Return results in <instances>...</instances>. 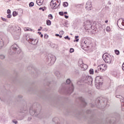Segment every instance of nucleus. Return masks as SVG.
<instances>
[{
    "mask_svg": "<svg viewBox=\"0 0 124 124\" xmlns=\"http://www.w3.org/2000/svg\"><path fill=\"white\" fill-rule=\"evenodd\" d=\"M93 83V78L90 76H84L82 77L81 79L78 81V85H84V84H88V85H92Z\"/></svg>",
    "mask_w": 124,
    "mask_h": 124,
    "instance_id": "obj_1",
    "label": "nucleus"
},
{
    "mask_svg": "<svg viewBox=\"0 0 124 124\" xmlns=\"http://www.w3.org/2000/svg\"><path fill=\"white\" fill-rule=\"evenodd\" d=\"M20 53H21V49L16 44L13 45L8 51L9 55L19 54Z\"/></svg>",
    "mask_w": 124,
    "mask_h": 124,
    "instance_id": "obj_2",
    "label": "nucleus"
},
{
    "mask_svg": "<svg viewBox=\"0 0 124 124\" xmlns=\"http://www.w3.org/2000/svg\"><path fill=\"white\" fill-rule=\"evenodd\" d=\"M66 83L69 86L66 89L65 92L67 94H71L74 91V86H73V84L71 83V80L69 78L66 80Z\"/></svg>",
    "mask_w": 124,
    "mask_h": 124,
    "instance_id": "obj_3",
    "label": "nucleus"
},
{
    "mask_svg": "<svg viewBox=\"0 0 124 124\" xmlns=\"http://www.w3.org/2000/svg\"><path fill=\"white\" fill-rule=\"evenodd\" d=\"M40 109H36L35 110L30 109V113L31 116H33L34 117H36L38 118L39 119H42V115L40 114Z\"/></svg>",
    "mask_w": 124,
    "mask_h": 124,
    "instance_id": "obj_4",
    "label": "nucleus"
},
{
    "mask_svg": "<svg viewBox=\"0 0 124 124\" xmlns=\"http://www.w3.org/2000/svg\"><path fill=\"white\" fill-rule=\"evenodd\" d=\"M103 78L101 76L96 77L95 79V86L97 89H99L102 86Z\"/></svg>",
    "mask_w": 124,
    "mask_h": 124,
    "instance_id": "obj_5",
    "label": "nucleus"
},
{
    "mask_svg": "<svg viewBox=\"0 0 124 124\" xmlns=\"http://www.w3.org/2000/svg\"><path fill=\"white\" fill-rule=\"evenodd\" d=\"M112 58H114V56H111L109 54L107 53H106L105 57L104 55L103 56L104 61H105L106 63H108V64L113 63V62H112Z\"/></svg>",
    "mask_w": 124,
    "mask_h": 124,
    "instance_id": "obj_6",
    "label": "nucleus"
},
{
    "mask_svg": "<svg viewBox=\"0 0 124 124\" xmlns=\"http://www.w3.org/2000/svg\"><path fill=\"white\" fill-rule=\"evenodd\" d=\"M19 115L22 116V117H25V116L28 115V107L27 105H25L21 108Z\"/></svg>",
    "mask_w": 124,
    "mask_h": 124,
    "instance_id": "obj_7",
    "label": "nucleus"
},
{
    "mask_svg": "<svg viewBox=\"0 0 124 124\" xmlns=\"http://www.w3.org/2000/svg\"><path fill=\"white\" fill-rule=\"evenodd\" d=\"M58 3H59V1L58 0H52L50 2L51 8L52 9H57V8H58V7L61 5V3H60L58 5Z\"/></svg>",
    "mask_w": 124,
    "mask_h": 124,
    "instance_id": "obj_8",
    "label": "nucleus"
},
{
    "mask_svg": "<svg viewBox=\"0 0 124 124\" xmlns=\"http://www.w3.org/2000/svg\"><path fill=\"white\" fill-rule=\"evenodd\" d=\"M78 66L81 68L82 70H86V69H88V65L84 63L82 60H79Z\"/></svg>",
    "mask_w": 124,
    "mask_h": 124,
    "instance_id": "obj_9",
    "label": "nucleus"
},
{
    "mask_svg": "<svg viewBox=\"0 0 124 124\" xmlns=\"http://www.w3.org/2000/svg\"><path fill=\"white\" fill-rule=\"evenodd\" d=\"M85 26L86 30L93 29V25H92V22L90 20H87L85 22Z\"/></svg>",
    "mask_w": 124,
    "mask_h": 124,
    "instance_id": "obj_10",
    "label": "nucleus"
},
{
    "mask_svg": "<svg viewBox=\"0 0 124 124\" xmlns=\"http://www.w3.org/2000/svg\"><path fill=\"white\" fill-rule=\"evenodd\" d=\"M92 1L89 0L86 2V5H85V8H86V9H87V10H91V8H92Z\"/></svg>",
    "mask_w": 124,
    "mask_h": 124,
    "instance_id": "obj_11",
    "label": "nucleus"
},
{
    "mask_svg": "<svg viewBox=\"0 0 124 124\" xmlns=\"http://www.w3.org/2000/svg\"><path fill=\"white\" fill-rule=\"evenodd\" d=\"M28 42L30 43V44H32V45H36L38 42V40L37 39H33L32 38H30L28 40Z\"/></svg>",
    "mask_w": 124,
    "mask_h": 124,
    "instance_id": "obj_12",
    "label": "nucleus"
},
{
    "mask_svg": "<svg viewBox=\"0 0 124 124\" xmlns=\"http://www.w3.org/2000/svg\"><path fill=\"white\" fill-rule=\"evenodd\" d=\"M56 60H57V59L56 58L55 56L52 55L50 56L49 61L51 64H54V63H55V62H56Z\"/></svg>",
    "mask_w": 124,
    "mask_h": 124,
    "instance_id": "obj_13",
    "label": "nucleus"
},
{
    "mask_svg": "<svg viewBox=\"0 0 124 124\" xmlns=\"http://www.w3.org/2000/svg\"><path fill=\"white\" fill-rule=\"evenodd\" d=\"M11 31H17V32H20V31H21L20 27L18 26L16 27L15 26H12L11 27Z\"/></svg>",
    "mask_w": 124,
    "mask_h": 124,
    "instance_id": "obj_14",
    "label": "nucleus"
},
{
    "mask_svg": "<svg viewBox=\"0 0 124 124\" xmlns=\"http://www.w3.org/2000/svg\"><path fill=\"white\" fill-rule=\"evenodd\" d=\"M79 100H80L81 102H82V105L84 107H85V106L87 105V103H86V102L85 101V99H84V98L82 97H79Z\"/></svg>",
    "mask_w": 124,
    "mask_h": 124,
    "instance_id": "obj_15",
    "label": "nucleus"
},
{
    "mask_svg": "<svg viewBox=\"0 0 124 124\" xmlns=\"http://www.w3.org/2000/svg\"><path fill=\"white\" fill-rule=\"evenodd\" d=\"M4 45V42L3 41V39L0 37V49H1L2 47H3Z\"/></svg>",
    "mask_w": 124,
    "mask_h": 124,
    "instance_id": "obj_16",
    "label": "nucleus"
},
{
    "mask_svg": "<svg viewBox=\"0 0 124 124\" xmlns=\"http://www.w3.org/2000/svg\"><path fill=\"white\" fill-rule=\"evenodd\" d=\"M54 74L57 78H61L62 77V75L59 71H57L55 72Z\"/></svg>",
    "mask_w": 124,
    "mask_h": 124,
    "instance_id": "obj_17",
    "label": "nucleus"
},
{
    "mask_svg": "<svg viewBox=\"0 0 124 124\" xmlns=\"http://www.w3.org/2000/svg\"><path fill=\"white\" fill-rule=\"evenodd\" d=\"M103 66H104V67H105V65H104V64H101V65H100L98 66L97 67V69L99 71L102 70V68H103Z\"/></svg>",
    "mask_w": 124,
    "mask_h": 124,
    "instance_id": "obj_18",
    "label": "nucleus"
},
{
    "mask_svg": "<svg viewBox=\"0 0 124 124\" xmlns=\"http://www.w3.org/2000/svg\"><path fill=\"white\" fill-rule=\"evenodd\" d=\"M43 1H44V0H37L36 3L38 5H42L43 4Z\"/></svg>",
    "mask_w": 124,
    "mask_h": 124,
    "instance_id": "obj_19",
    "label": "nucleus"
},
{
    "mask_svg": "<svg viewBox=\"0 0 124 124\" xmlns=\"http://www.w3.org/2000/svg\"><path fill=\"white\" fill-rule=\"evenodd\" d=\"M53 122H54L55 124H60V122H59V118H55L52 120Z\"/></svg>",
    "mask_w": 124,
    "mask_h": 124,
    "instance_id": "obj_20",
    "label": "nucleus"
},
{
    "mask_svg": "<svg viewBox=\"0 0 124 124\" xmlns=\"http://www.w3.org/2000/svg\"><path fill=\"white\" fill-rule=\"evenodd\" d=\"M121 102L122 103V111H124V99H122V100H120Z\"/></svg>",
    "mask_w": 124,
    "mask_h": 124,
    "instance_id": "obj_21",
    "label": "nucleus"
},
{
    "mask_svg": "<svg viewBox=\"0 0 124 124\" xmlns=\"http://www.w3.org/2000/svg\"><path fill=\"white\" fill-rule=\"evenodd\" d=\"M24 30L25 31H33V30L30 28H24Z\"/></svg>",
    "mask_w": 124,
    "mask_h": 124,
    "instance_id": "obj_22",
    "label": "nucleus"
},
{
    "mask_svg": "<svg viewBox=\"0 0 124 124\" xmlns=\"http://www.w3.org/2000/svg\"><path fill=\"white\" fill-rule=\"evenodd\" d=\"M114 53L117 56H119V55H120V51H119V50H118V49L114 50Z\"/></svg>",
    "mask_w": 124,
    "mask_h": 124,
    "instance_id": "obj_23",
    "label": "nucleus"
},
{
    "mask_svg": "<svg viewBox=\"0 0 124 124\" xmlns=\"http://www.w3.org/2000/svg\"><path fill=\"white\" fill-rule=\"evenodd\" d=\"M63 6L64 7H67L68 6V3L67 2H64L63 3Z\"/></svg>",
    "mask_w": 124,
    "mask_h": 124,
    "instance_id": "obj_24",
    "label": "nucleus"
},
{
    "mask_svg": "<svg viewBox=\"0 0 124 124\" xmlns=\"http://www.w3.org/2000/svg\"><path fill=\"white\" fill-rule=\"evenodd\" d=\"M75 38L76 39V40H74V42H78L79 41V36H75Z\"/></svg>",
    "mask_w": 124,
    "mask_h": 124,
    "instance_id": "obj_25",
    "label": "nucleus"
},
{
    "mask_svg": "<svg viewBox=\"0 0 124 124\" xmlns=\"http://www.w3.org/2000/svg\"><path fill=\"white\" fill-rule=\"evenodd\" d=\"M51 24H52V22L50 20H46V25L47 26H51Z\"/></svg>",
    "mask_w": 124,
    "mask_h": 124,
    "instance_id": "obj_26",
    "label": "nucleus"
},
{
    "mask_svg": "<svg viewBox=\"0 0 124 124\" xmlns=\"http://www.w3.org/2000/svg\"><path fill=\"white\" fill-rule=\"evenodd\" d=\"M121 20H123V22H122V26H123L124 27V18H119V19L118 20V21H117V24H118V23H119V21L120 20H121Z\"/></svg>",
    "mask_w": 124,
    "mask_h": 124,
    "instance_id": "obj_27",
    "label": "nucleus"
},
{
    "mask_svg": "<svg viewBox=\"0 0 124 124\" xmlns=\"http://www.w3.org/2000/svg\"><path fill=\"white\" fill-rule=\"evenodd\" d=\"M116 97H117V98H120V99H121V100L124 99L121 95H117L116 96Z\"/></svg>",
    "mask_w": 124,
    "mask_h": 124,
    "instance_id": "obj_28",
    "label": "nucleus"
},
{
    "mask_svg": "<svg viewBox=\"0 0 124 124\" xmlns=\"http://www.w3.org/2000/svg\"><path fill=\"white\" fill-rule=\"evenodd\" d=\"M0 59H1V60H4V59H5V56H4L3 54H1L0 55Z\"/></svg>",
    "mask_w": 124,
    "mask_h": 124,
    "instance_id": "obj_29",
    "label": "nucleus"
},
{
    "mask_svg": "<svg viewBox=\"0 0 124 124\" xmlns=\"http://www.w3.org/2000/svg\"><path fill=\"white\" fill-rule=\"evenodd\" d=\"M17 15H18V13H17L16 12H13V16H14V17L17 16Z\"/></svg>",
    "mask_w": 124,
    "mask_h": 124,
    "instance_id": "obj_30",
    "label": "nucleus"
},
{
    "mask_svg": "<svg viewBox=\"0 0 124 124\" xmlns=\"http://www.w3.org/2000/svg\"><path fill=\"white\" fill-rule=\"evenodd\" d=\"M34 5V3L33 2H31L29 3V6L30 7H32Z\"/></svg>",
    "mask_w": 124,
    "mask_h": 124,
    "instance_id": "obj_31",
    "label": "nucleus"
},
{
    "mask_svg": "<svg viewBox=\"0 0 124 124\" xmlns=\"http://www.w3.org/2000/svg\"><path fill=\"white\" fill-rule=\"evenodd\" d=\"M89 73H90V74H91V75L93 74V69H90Z\"/></svg>",
    "mask_w": 124,
    "mask_h": 124,
    "instance_id": "obj_32",
    "label": "nucleus"
},
{
    "mask_svg": "<svg viewBox=\"0 0 124 124\" xmlns=\"http://www.w3.org/2000/svg\"><path fill=\"white\" fill-rule=\"evenodd\" d=\"M48 19H50V20H52V19H53V16L51 14H49L48 15Z\"/></svg>",
    "mask_w": 124,
    "mask_h": 124,
    "instance_id": "obj_33",
    "label": "nucleus"
},
{
    "mask_svg": "<svg viewBox=\"0 0 124 124\" xmlns=\"http://www.w3.org/2000/svg\"><path fill=\"white\" fill-rule=\"evenodd\" d=\"M37 47V46L36 45H34L32 46L33 50H34V49H36Z\"/></svg>",
    "mask_w": 124,
    "mask_h": 124,
    "instance_id": "obj_34",
    "label": "nucleus"
},
{
    "mask_svg": "<svg viewBox=\"0 0 124 124\" xmlns=\"http://www.w3.org/2000/svg\"><path fill=\"white\" fill-rule=\"evenodd\" d=\"M74 52V49L71 48L70 49V53H73Z\"/></svg>",
    "mask_w": 124,
    "mask_h": 124,
    "instance_id": "obj_35",
    "label": "nucleus"
},
{
    "mask_svg": "<svg viewBox=\"0 0 124 124\" xmlns=\"http://www.w3.org/2000/svg\"><path fill=\"white\" fill-rule=\"evenodd\" d=\"M59 14L61 16H63V12H59Z\"/></svg>",
    "mask_w": 124,
    "mask_h": 124,
    "instance_id": "obj_36",
    "label": "nucleus"
},
{
    "mask_svg": "<svg viewBox=\"0 0 124 124\" xmlns=\"http://www.w3.org/2000/svg\"><path fill=\"white\" fill-rule=\"evenodd\" d=\"M107 31H110V27L108 26L106 29Z\"/></svg>",
    "mask_w": 124,
    "mask_h": 124,
    "instance_id": "obj_37",
    "label": "nucleus"
},
{
    "mask_svg": "<svg viewBox=\"0 0 124 124\" xmlns=\"http://www.w3.org/2000/svg\"><path fill=\"white\" fill-rule=\"evenodd\" d=\"M65 39H68V40H70V38L68 36L64 37Z\"/></svg>",
    "mask_w": 124,
    "mask_h": 124,
    "instance_id": "obj_38",
    "label": "nucleus"
},
{
    "mask_svg": "<svg viewBox=\"0 0 124 124\" xmlns=\"http://www.w3.org/2000/svg\"><path fill=\"white\" fill-rule=\"evenodd\" d=\"M7 13L8 14H10L11 13V11L10 9H8L7 11Z\"/></svg>",
    "mask_w": 124,
    "mask_h": 124,
    "instance_id": "obj_39",
    "label": "nucleus"
},
{
    "mask_svg": "<svg viewBox=\"0 0 124 124\" xmlns=\"http://www.w3.org/2000/svg\"><path fill=\"white\" fill-rule=\"evenodd\" d=\"M1 19L2 20V21H4V22H6V21H7V19H6L5 18H3V17H1Z\"/></svg>",
    "mask_w": 124,
    "mask_h": 124,
    "instance_id": "obj_40",
    "label": "nucleus"
},
{
    "mask_svg": "<svg viewBox=\"0 0 124 124\" xmlns=\"http://www.w3.org/2000/svg\"><path fill=\"white\" fill-rule=\"evenodd\" d=\"M7 18H11V17H12V15L9 14L7 16Z\"/></svg>",
    "mask_w": 124,
    "mask_h": 124,
    "instance_id": "obj_41",
    "label": "nucleus"
},
{
    "mask_svg": "<svg viewBox=\"0 0 124 124\" xmlns=\"http://www.w3.org/2000/svg\"><path fill=\"white\" fill-rule=\"evenodd\" d=\"M91 112H92V111L91 110H89V109L86 111V113L87 114H90V113H91Z\"/></svg>",
    "mask_w": 124,
    "mask_h": 124,
    "instance_id": "obj_42",
    "label": "nucleus"
},
{
    "mask_svg": "<svg viewBox=\"0 0 124 124\" xmlns=\"http://www.w3.org/2000/svg\"><path fill=\"white\" fill-rule=\"evenodd\" d=\"M48 35H47V34H45L44 35V38H45L47 39V38H48Z\"/></svg>",
    "mask_w": 124,
    "mask_h": 124,
    "instance_id": "obj_43",
    "label": "nucleus"
},
{
    "mask_svg": "<svg viewBox=\"0 0 124 124\" xmlns=\"http://www.w3.org/2000/svg\"><path fill=\"white\" fill-rule=\"evenodd\" d=\"M39 10H42V11H45V9H44L43 8H39Z\"/></svg>",
    "mask_w": 124,
    "mask_h": 124,
    "instance_id": "obj_44",
    "label": "nucleus"
},
{
    "mask_svg": "<svg viewBox=\"0 0 124 124\" xmlns=\"http://www.w3.org/2000/svg\"><path fill=\"white\" fill-rule=\"evenodd\" d=\"M98 105L100 106V105H101V103H100V100H98Z\"/></svg>",
    "mask_w": 124,
    "mask_h": 124,
    "instance_id": "obj_45",
    "label": "nucleus"
},
{
    "mask_svg": "<svg viewBox=\"0 0 124 124\" xmlns=\"http://www.w3.org/2000/svg\"><path fill=\"white\" fill-rule=\"evenodd\" d=\"M13 122L14 123V124H16L18 123L17 121H15V120L13 121Z\"/></svg>",
    "mask_w": 124,
    "mask_h": 124,
    "instance_id": "obj_46",
    "label": "nucleus"
},
{
    "mask_svg": "<svg viewBox=\"0 0 124 124\" xmlns=\"http://www.w3.org/2000/svg\"><path fill=\"white\" fill-rule=\"evenodd\" d=\"M60 33H61V34H64V32L63 31H60Z\"/></svg>",
    "mask_w": 124,
    "mask_h": 124,
    "instance_id": "obj_47",
    "label": "nucleus"
},
{
    "mask_svg": "<svg viewBox=\"0 0 124 124\" xmlns=\"http://www.w3.org/2000/svg\"><path fill=\"white\" fill-rule=\"evenodd\" d=\"M31 120V117H28V121H30Z\"/></svg>",
    "mask_w": 124,
    "mask_h": 124,
    "instance_id": "obj_48",
    "label": "nucleus"
},
{
    "mask_svg": "<svg viewBox=\"0 0 124 124\" xmlns=\"http://www.w3.org/2000/svg\"><path fill=\"white\" fill-rule=\"evenodd\" d=\"M98 72H99L98 70H95L94 71V73H98Z\"/></svg>",
    "mask_w": 124,
    "mask_h": 124,
    "instance_id": "obj_49",
    "label": "nucleus"
},
{
    "mask_svg": "<svg viewBox=\"0 0 124 124\" xmlns=\"http://www.w3.org/2000/svg\"><path fill=\"white\" fill-rule=\"evenodd\" d=\"M18 98H23V96H22V95H19V96H18Z\"/></svg>",
    "mask_w": 124,
    "mask_h": 124,
    "instance_id": "obj_50",
    "label": "nucleus"
},
{
    "mask_svg": "<svg viewBox=\"0 0 124 124\" xmlns=\"http://www.w3.org/2000/svg\"><path fill=\"white\" fill-rule=\"evenodd\" d=\"M64 17L66 19H68V16H66V15H64Z\"/></svg>",
    "mask_w": 124,
    "mask_h": 124,
    "instance_id": "obj_51",
    "label": "nucleus"
},
{
    "mask_svg": "<svg viewBox=\"0 0 124 124\" xmlns=\"http://www.w3.org/2000/svg\"><path fill=\"white\" fill-rule=\"evenodd\" d=\"M108 5H111V2H110V1H108Z\"/></svg>",
    "mask_w": 124,
    "mask_h": 124,
    "instance_id": "obj_52",
    "label": "nucleus"
},
{
    "mask_svg": "<svg viewBox=\"0 0 124 124\" xmlns=\"http://www.w3.org/2000/svg\"><path fill=\"white\" fill-rule=\"evenodd\" d=\"M55 36H60V34H56Z\"/></svg>",
    "mask_w": 124,
    "mask_h": 124,
    "instance_id": "obj_53",
    "label": "nucleus"
},
{
    "mask_svg": "<svg viewBox=\"0 0 124 124\" xmlns=\"http://www.w3.org/2000/svg\"><path fill=\"white\" fill-rule=\"evenodd\" d=\"M38 34H39V35H40V34H41V32H38Z\"/></svg>",
    "mask_w": 124,
    "mask_h": 124,
    "instance_id": "obj_54",
    "label": "nucleus"
},
{
    "mask_svg": "<svg viewBox=\"0 0 124 124\" xmlns=\"http://www.w3.org/2000/svg\"><path fill=\"white\" fill-rule=\"evenodd\" d=\"M63 14H67V12H64L63 13Z\"/></svg>",
    "mask_w": 124,
    "mask_h": 124,
    "instance_id": "obj_55",
    "label": "nucleus"
},
{
    "mask_svg": "<svg viewBox=\"0 0 124 124\" xmlns=\"http://www.w3.org/2000/svg\"><path fill=\"white\" fill-rule=\"evenodd\" d=\"M84 43L85 45H86L87 44V42L86 41H84Z\"/></svg>",
    "mask_w": 124,
    "mask_h": 124,
    "instance_id": "obj_56",
    "label": "nucleus"
},
{
    "mask_svg": "<svg viewBox=\"0 0 124 124\" xmlns=\"http://www.w3.org/2000/svg\"><path fill=\"white\" fill-rule=\"evenodd\" d=\"M59 37H60V38H62V36L59 35Z\"/></svg>",
    "mask_w": 124,
    "mask_h": 124,
    "instance_id": "obj_57",
    "label": "nucleus"
},
{
    "mask_svg": "<svg viewBox=\"0 0 124 124\" xmlns=\"http://www.w3.org/2000/svg\"><path fill=\"white\" fill-rule=\"evenodd\" d=\"M112 123H114V122H112L111 121H109V124H112Z\"/></svg>",
    "mask_w": 124,
    "mask_h": 124,
    "instance_id": "obj_58",
    "label": "nucleus"
},
{
    "mask_svg": "<svg viewBox=\"0 0 124 124\" xmlns=\"http://www.w3.org/2000/svg\"><path fill=\"white\" fill-rule=\"evenodd\" d=\"M41 31V29H38V31Z\"/></svg>",
    "mask_w": 124,
    "mask_h": 124,
    "instance_id": "obj_59",
    "label": "nucleus"
},
{
    "mask_svg": "<svg viewBox=\"0 0 124 124\" xmlns=\"http://www.w3.org/2000/svg\"><path fill=\"white\" fill-rule=\"evenodd\" d=\"M105 23H108V20H106L105 21Z\"/></svg>",
    "mask_w": 124,
    "mask_h": 124,
    "instance_id": "obj_60",
    "label": "nucleus"
},
{
    "mask_svg": "<svg viewBox=\"0 0 124 124\" xmlns=\"http://www.w3.org/2000/svg\"><path fill=\"white\" fill-rule=\"evenodd\" d=\"M41 37H43V34H41Z\"/></svg>",
    "mask_w": 124,
    "mask_h": 124,
    "instance_id": "obj_61",
    "label": "nucleus"
},
{
    "mask_svg": "<svg viewBox=\"0 0 124 124\" xmlns=\"http://www.w3.org/2000/svg\"><path fill=\"white\" fill-rule=\"evenodd\" d=\"M62 91H61V90H59V93H62Z\"/></svg>",
    "mask_w": 124,
    "mask_h": 124,
    "instance_id": "obj_62",
    "label": "nucleus"
},
{
    "mask_svg": "<svg viewBox=\"0 0 124 124\" xmlns=\"http://www.w3.org/2000/svg\"><path fill=\"white\" fill-rule=\"evenodd\" d=\"M40 29L41 30H42V29H43L42 27H40Z\"/></svg>",
    "mask_w": 124,
    "mask_h": 124,
    "instance_id": "obj_63",
    "label": "nucleus"
},
{
    "mask_svg": "<svg viewBox=\"0 0 124 124\" xmlns=\"http://www.w3.org/2000/svg\"><path fill=\"white\" fill-rule=\"evenodd\" d=\"M104 70V69H102V71H103V70Z\"/></svg>",
    "mask_w": 124,
    "mask_h": 124,
    "instance_id": "obj_64",
    "label": "nucleus"
}]
</instances>
